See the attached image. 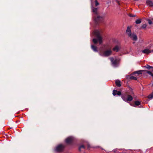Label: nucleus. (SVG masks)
I'll use <instances>...</instances> for the list:
<instances>
[{"label":"nucleus","instance_id":"7c9ffc66","mask_svg":"<svg viewBox=\"0 0 153 153\" xmlns=\"http://www.w3.org/2000/svg\"><path fill=\"white\" fill-rule=\"evenodd\" d=\"M152 20H153V18H152Z\"/></svg>","mask_w":153,"mask_h":153},{"label":"nucleus","instance_id":"473e14b6","mask_svg":"<svg viewBox=\"0 0 153 153\" xmlns=\"http://www.w3.org/2000/svg\"><path fill=\"white\" fill-rule=\"evenodd\" d=\"M86 153L85 152V153Z\"/></svg>","mask_w":153,"mask_h":153},{"label":"nucleus","instance_id":"6e6552de","mask_svg":"<svg viewBox=\"0 0 153 153\" xmlns=\"http://www.w3.org/2000/svg\"><path fill=\"white\" fill-rule=\"evenodd\" d=\"M110 59L111 62L112 64L114 65H116L117 64V59H116L115 60H114V59L112 57H111L110 58Z\"/></svg>","mask_w":153,"mask_h":153},{"label":"nucleus","instance_id":"dca6fc26","mask_svg":"<svg viewBox=\"0 0 153 153\" xmlns=\"http://www.w3.org/2000/svg\"><path fill=\"white\" fill-rule=\"evenodd\" d=\"M144 70H140L135 71L134 72V74H137L138 75L142 74V72H144Z\"/></svg>","mask_w":153,"mask_h":153},{"label":"nucleus","instance_id":"f257e3e1","mask_svg":"<svg viewBox=\"0 0 153 153\" xmlns=\"http://www.w3.org/2000/svg\"><path fill=\"white\" fill-rule=\"evenodd\" d=\"M113 94L114 96H115L116 94L119 96L121 95V98L124 101L126 102L131 101L133 100V97L131 95L127 92L121 94V92L114 90L113 91Z\"/></svg>","mask_w":153,"mask_h":153},{"label":"nucleus","instance_id":"20e7f679","mask_svg":"<svg viewBox=\"0 0 153 153\" xmlns=\"http://www.w3.org/2000/svg\"><path fill=\"white\" fill-rule=\"evenodd\" d=\"M112 53V51L109 49L104 51H101L100 53V55L102 56L108 57L111 55Z\"/></svg>","mask_w":153,"mask_h":153},{"label":"nucleus","instance_id":"f8f14e48","mask_svg":"<svg viewBox=\"0 0 153 153\" xmlns=\"http://www.w3.org/2000/svg\"><path fill=\"white\" fill-rule=\"evenodd\" d=\"M129 36L133 40L136 41L137 40V36L136 35L134 34H131V36Z\"/></svg>","mask_w":153,"mask_h":153},{"label":"nucleus","instance_id":"39448f33","mask_svg":"<svg viewBox=\"0 0 153 153\" xmlns=\"http://www.w3.org/2000/svg\"><path fill=\"white\" fill-rule=\"evenodd\" d=\"M65 147L64 145L60 144L56 146L55 148V151L58 152H61L63 151Z\"/></svg>","mask_w":153,"mask_h":153},{"label":"nucleus","instance_id":"1a4fd4ad","mask_svg":"<svg viewBox=\"0 0 153 153\" xmlns=\"http://www.w3.org/2000/svg\"><path fill=\"white\" fill-rule=\"evenodd\" d=\"M126 78L130 80H137V78L135 77L134 76H131L130 75H128L126 76Z\"/></svg>","mask_w":153,"mask_h":153},{"label":"nucleus","instance_id":"b1692460","mask_svg":"<svg viewBox=\"0 0 153 153\" xmlns=\"http://www.w3.org/2000/svg\"><path fill=\"white\" fill-rule=\"evenodd\" d=\"M99 4V3L98 2L97 0H95V6H97Z\"/></svg>","mask_w":153,"mask_h":153},{"label":"nucleus","instance_id":"c756f323","mask_svg":"<svg viewBox=\"0 0 153 153\" xmlns=\"http://www.w3.org/2000/svg\"><path fill=\"white\" fill-rule=\"evenodd\" d=\"M152 72H153V68H152Z\"/></svg>","mask_w":153,"mask_h":153},{"label":"nucleus","instance_id":"5701e85b","mask_svg":"<svg viewBox=\"0 0 153 153\" xmlns=\"http://www.w3.org/2000/svg\"><path fill=\"white\" fill-rule=\"evenodd\" d=\"M146 26H147V25L146 24H144L142 26L141 28L143 29H144V28H146Z\"/></svg>","mask_w":153,"mask_h":153},{"label":"nucleus","instance_id":"393cba45","mask_svg":"<svg viewBox=\"0 0 153 153\" xmlns=\"http://www.w3.org/2000/svg\"><path fill=\"white\" fill-rule=\"evenodd\" d=\"M128 16L130 17H134L136 16V15H134L131 14L129 13L128 14Z\"/></svg>","mask_w":153,"mask_h":153},{"label":"nucleus","instance_id":"423d86ee","mask_svg":"<svg viewBox=\"0 0 153 153\" xmlns=\"http://www.w3.org/2000/svg\"><path fill=\"white\" fill-rule=\"evenodd\" d=\"M73 140V138L72 137H70L67 138L65 140L66 143L67 144H70Z\"/></svg>","mask_w":153,"mask_h":153},{"label":"nucleus","instance_id":"4468645a","mask_svg":"<svg viewBox=\"0 0 153 153\" xmlns=\"http://www.w3.org/2000/svg\"><path fill=\"white\" fill-rule=\"evenodd\" d=\"M115 83L116 86L118 87H120L121 86L120 82L119 80H116L115 81Z\"/></svg>","mask_w":153,"mask_h":153},{"label":"nucleus","instance_id":"f3484780","mask_svg":"<svg viewBox=\"0 0 153 153\" xmlns=\"http://www.w3.org/2000/svg\"><path fill=\"white\" fill-rule=\"evenodd\" d=\"M91 48L92 49L94 52H97L98 51L97 47L96 46H95L93 45H92L91 46Z\"/></svg>","mask_w":153,"mask_h":153},{"label":"nucleus","instance_id":"aec40b11","mask_svg":"<svg viewBox=\"0 0 153 153\" xmlns=\"http://www.w3.org/2000/svg\"><path fill=\"white\" fill-rule=\"evenodd\" d=\"M85 146H84L83 145H82L79 147V151H81V149L82 148L83 149H85Z\"/></svg>","mask_w":153,"mask_h":153},{"label":"nucleus","instance_id":"6ab92c4d","mask_svg":"<svg viewBox=\"0 0 153 153\" xmlns=\"http://www.w3.org/2000/svg\"><path fill=\"white\" fill-rule=\"evenodd\" d=\"M141 22V19H137L135 21V23L137 24H140Z\"/></svg>","mask_w":153,"mask_h":153},{"label":"nucleus","instance_id":"9b49d317","mask_svg":"<svg viewBox=\"0 0 153 153\" xmlns=\"http://www.w3.org/2000/svg\"><path fill=\"white\" fill-rule=\"evenodd\" d=\"M120 48L119 46L116 45L113 48V50L117 52L119 51Z\"/></svg>","mask_w":153,"mask_h":153},{"label":"nucleus","instance_id":"412c9836","mask_svg":"<svg viewBox=\"0 0 153 153\" xmlns=\"http://www.w3.org/2000/svg\"><path fill=\"white\" fill-rule=\"evenodd\" d=\"M144 67L148 69H152V68H153V67L151 66L148 65H146V66H145Z\"/></svg>","mask_w":153,"mask_h":153},{"label":"nucleus","instance_id":"ddd939ff","mask_svg":"<svg viewBox=\"0 0 153 153\" xmlns=\"http://www.w3.org/2000/svg\"><path fill=\"white\" fill-rule=\"evenodd\" d=\"M126 33L128 34V36H131V29L129 27H128L127 28L126 30Z\"/></svg>","mask_w":153,"mask_h":153},{"label":"nucleus","instance_id":"c85d7f7f","mask_svg":"<svg viewBox=\"0 0 153 153\" xmlns=\"http://www.w3.org/2000/svg\"><path fill=\"white\" fill-rule=\"evenodd\" d=\"M130 91H131V94H134V93L132 91V88H131L130 89Z\"/></svg>","mask_w":153,"mask_h":153},{"label":"nucleus","instance_id":"2f4dec72","mask_svg":"<svg viewBox=\"0 0 153 153\" xmlns=\"http://www.w3.org/2000/svg\"><path fill=\"white\" fill-rule=\"evenodd\" d=\"M122 153H126V152H123Z\"/></svg>","mask_w":153,"mask_h":153},{"label":"nucleus","instance_id":"a878e982","mask_svg":"<svg viewBox=\"0 0 153 153\" xmlns=\"http://www.w3.org/2000/svg\"><path fill=\"white\" fill-rule=\"evenodd\" d=\"M87 148V149L89 150L91 148V146L89 144H87L86 145Z\"/></svg>","mask_w":153,"mask_h":153},{"label":"nucleus","instance_id":"0eeeda50","mask_svg":"<svg viewBox=\"0 0 153 153\" xmlns=\"http://www.w3.org/2000/svg\"><path fill=\"white\" fill-rule=\"evenodd\" d=\"M146 3L148 6L151 7H153V2L152 1L150 0H147Z\"/></svg>","mask_w":153,"mask_h":153},{"label":"nucleus","instance_id":"a211bd4d","mask_svg":"<svg viewBox=\"0 0 153 153\" xmlns=\"http://www.w3.org/2000/svg\"><path fill=\"white\" fill-rule=\"evenodd\" d=\"M152 70L151 71H149L147 70H144V72H146L150 75H151L152 76H153V74L152 73Z\"/></svg>","mask_w":153,"mask_h":153},{"label":"nucleus","instance_id":"2eb2a0df","mask_svg":"<svg viewBox=\"0 0 153 153\" xmlns=\"http://www.w3.org/2000/svg\"><path fill=\"white\" fill-rule=\"evenodd\" d=\"M141 103L140 102L138 101H136L134 102V105L133 106L135 107L136 106H138L141 105Z\"/></svg>","mask_w":153,"mask_h":153},{"label":"nucleus","instance_id":"cd10ccee","mask_svg":"<svg viewBox=\"0 0 153 153\" xmlns=\"http://www.w3.org/2000/svg\"><path fill=\"white\" fill-rule=\"evenodd\" d=\"M116 2L119 5H120V3L119 1H118V0H116Z\"/></svg>","mask_w":153,"mask_h":153},{"label":"nucleus","instance_id":"7ed1b4c3","mask_svg":"<svg viewBox=\"0 0 153 153\" xmlns=\"http://www.w3.org/2000/svg\"><path fill=\"white\" fill-rule=\"evenodd\" d=\"M95 34L97 39H93V42L94 44H97L98 41L100 44H101L102 43V38L100 36V32L98 31H96L95 32Z\"/></svg>","mask_w":153,"mask_h":153},{"label":"nucleus","instance_id":"9d476101","mask_svg":"<svg viewBox=\"0 0 153 153\" xmlns=\"http://www.w3.org/2000/svg\"><path fill=\"white\" fill-rule=\"evenodd\" d=\"M142 52L144 53L149 54L151 52H153V49L152 50H150L149 49H146L142 51Z\"/></svg>","mask_w":153,"mask_h":153},{"label":"nucleus","instance_id":"bb28decb","mask_svg":"<svg viewBox=\"0 0 153 153\" xmlns=\"http://www.w3.org/2000/svg\"><path fill=\"white\" fill-rule=\"evenodd\" d=\"M148 22L149 24V25H151V24H152V21L150 20L149 19V20H148Z\"/></svg>","mask_w":153,"mask_h":153},{"label":"nucleus","instance_id":"4be33fe9","mask_svg":"<svg viewBox=\"0 0 153 153\" xmlns=\"http://www.w3.org/2000/svg\"><path fill=\"white\" fill-rule=\"evenodd\" d=\"M148 98L150 99H152L153 98V92L149 95L148 97Z\"/></svg>","mask_w":153,"mask_h":153},{"label":"nucleus","instance_id":"f03ea898","mask_svg":"<svg viewBox=\"0 0 153 153\" xmlns=\"http://www.w3.org/2000/svg\"><path fill=\"white\" fill-rule=\"evenodd\" d=\"M97 10L98 8L96 7H93L92 9L93 12L95 14L94 20L97 24L102 22L105 16V14L104 13L99 15L97 12Z\"/></svg>","mask_w":153,"mask_h":153}]
</instances>
